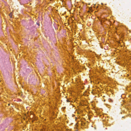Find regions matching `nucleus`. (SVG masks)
<instances>
[{"instance_id": "f257e3e1", "label": "nucleus", "mask_w": 131, "mask_h": 131, "mask_svg": "<svg viewBox=\"0 0 131 131\" xmlns=\"http://www.w3.org/2000/svg\"><path fill=\"white\" fill-rule=\"evenodd\" d=\"M9 16H10V17H12V13H11L9 15Z\"/></svg>"}, {"instance_id": "f03ea898", "label": "nucleus", "mask_w": 131, "mask_h": 131, "mask_svg": "<svg viewBox=\"0 0 131 131\" xmlns=\"http://www.w3.org/2000/svg\"><path fill=\"white\" fill-rule=\"evenodd\" d=\"M67 102H69V100H67Z\"/></svg>"}, {"instance_id": "7ed1b4c3", "label": "nucleus", "mask_w": 131, "mask_h": 131, "mask_svg": "<svg viewBox=\"0 0 131 131\" xmlns=\"http://www.w3.org/2000/svg\"><path fill=\"white\" fill-rule=\"evenodd\" d=\"M37 24L38 25H39V24H38L37 23Z\"/></svg>"}, {"instance_id": "20e7f679", "label": "nucleus", "mask_w": 131, "mask_h": 131, "mask_svg": "<svg viewBox=\"0 0 131 131\" xmlns=\"http://www.w3.org/2000/svg\"><path fill=\"white\" fill-rule=\"evenodd\" d=\"M77 131V130H76V131Z\"/></svg>"}]
</instances>
